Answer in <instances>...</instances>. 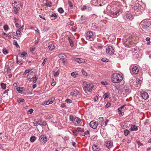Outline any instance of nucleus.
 I'll list each match as a JSON object with an SVG mask.
<instances>
[{"label":"nucleus","instance_id":"obj_58","mask_svg":"<svg viewBox=\"0 0 151 151\" xmlns=\"http://www.w3.org/2000/svg\"><path fill=\"white\" fill-rule=\"evenodd\" d=\"M136 82V83H137L138 84H139V83L140 84V83H141L142 81L141 80H140L139 79H137Z\"/></svg>","mask_w":151,"mask_h":151},{"label":"nucleus","instance_id":"obj_23","mask_svg":"<svg viewBox=\"0 0 151 151\" xmlns=\"http://www.w3.org/2000/svg\"><path fill=\"white\" fill-rule=\"evenodd\" d=\"M54 100L55 98L54 97H52L51 98L49 99L48 100L46 101V102L47 103L48 105H49L50 104H52L54 101Z\"/></svg>","mask_w":151,"mask_h":151},{"label":"nucleus","instance_id":"obj_45","mask_svg":"<svg viewBox=\"0 0 151 151\" xmlns=\"http://www.w3.org/2000/svg\"><path fill=\"white\" fill-rule=\"evenodd\" d=\"M81 128L80 127H78L75 129V131L78 132H81Z\"/></svg>","mask_w":151,"mask_h":151},{"label":"nucleus","instance_id":"obj_18","mask_svg":"<svg viewBox=\"0 0 151 151\" xmlns=\"http://www.w3.org/2000/svg\"><path fill=\"white\" fill-rule=\"evenodd\" d=\"M140 7V5L138 3H136L133 5H132V8L134 9H139Z\"/></svg>","mask_w":151,"mask_h":151},{"label":"nucleus","instance_id":"obj_12","mask_svg":"<svg viewBox=\"0 0 151 151\" xmlns=\"http://www.w3.org/2000/svg\"><path fill=\"white\" fill-rule=\"evenodd\" d=\"M96 124L97 123H96L95 121H92L90 122V125L91 127L93 129H95L97 127H98V126Z\"/></svg>","mask_w":151,"mask_h":151},{"label":"nucleus","instance_id":"obj_34","mask_svg":"<svg viewBox=\"0 0 151 151\" xmlns=\"http://www.w3.org/2000/svg\"><path fill=\"white\" fill-rule=\"evenodd\" d=\"M13 44L14 45L17 47H19V45H18L17 41L14 40L13 41Z\"/></svg>","mask_w":151,"mask_h":151},{"label":"nucleus","instance_id":"obj_17","mask_svg":"<svg viewBox=\"0 0 151 151\" xmlns=\"http://www.w3.org/2000/svg\"><path fill=\"white\" fill-rule=\"evenodd\" d=\"M106 146L108 148H110L113 145V142L110 141H107L106 143Z\"/></svg>","mask_w":151,"mask_h":151},{"label":"nucleus","instance_id":"obj_14","mask_svg":"<svg viewBox=\"0 0 151 151\" xmlns=\"http://www.w3.org/2000/svg\"><path fill=\"white\" fill-rule=\"evenodd\" d=\"M92 149L93 151H100V148L97 145H93L92 147Z\"/></svg>","mask_w":151,"mask_h":151},{"label":"nucleus","instance_id":"obj_61","mask_svg":"<svg viewBox=\"0 0 151 151\" xmlns=\"http://www.w3.org/2000/svg\"><path fill=\"white\" fill-rule=\"evenodd\" d=\"M39 17H40L41 18L45 20L46 19H45V17H44L43 15H39Z\"/></svg>","mask_w":151,"mask_h":151},{"label":"nucleus","instance_id":"obj_9","mask_svg":"<svg viewBox=\"0 0 151 151\" xmlns=\"http://www.w3.org/2000/svg\"><path fill=\"white\" fill-rule=\"evenodd\" d=\"M120 12V11L117 9L114 10L113 11H111V16L113 17L114 16H118L119 15V12Z\"/></svg>","mask_w":151,"mask_h":151},{"label":"nucleus","instance_id":"obj_41","mask_svg":"<svg viewBox=\"0 0 151 151\" xmlns=\"http://www.w3.org/2000/svg\"><path fill=\"white\" fill-rule=\"evenodd\" d=\"M3 53L5 55H6L8 53V51L6 49H3Z\"/></svg>","mask_w":151,"mask_h":151},{"label":"nucleus","instance_id":"obj_35","mask_svg":"<svg viewBox=\"0 0 151 151\" xmlns=\"http://www.w3.org/2000/svg\"><path fill=\"white\" fill-rule=\"evenodd\" d=\"M58 12L60 13H62L64 12V10L62 7L59 8L58 10Z\"/></svg>","mask_w":151,"mask_h":151},{"label":"nucleus","instance_id":"obj_64","mask_svg":"<svg viewBox=\"0 0 151 151\" xmlns=\"http://www.w3.org/2000/svg\"><path fill=\"white\" fill-rule=\"evenodd\" d=\"M9 91V89H7L6 90H5L4 92V93L6 94V95H7V92Z\"/></svg>","mask_w":151,"mask_h":151},{"label":"nucleus","instance_id":"obj_60","mask_svg":"<svg viewBox=\"0 0 151 151\" xmlns=\"http://www.w3.org/2000/svg\"><path fill=\"white\" fill-rule=\"evenodd\" d=\"M109 121V120L106 119L105 122V126H106L108 122Z\"/></svg>","mask_w":151,"mask_h":151},{"label":"nucleus","instance_id":"obj_7","mask_svg":"<svg viewBox=\"0 0 151 151\" xmlns=\"http://www.w3.org/2000/svg\"><path fill=\"white\" fill-rule=\"evenodd\" d=\"M107 53L111 55L114 53V51L113 47L111 46H109L106 49Z\"/></svg>","mask_w":151,"mask_h":151},{"label":"nucleus","instance_id":"obj_42","mask_svg":"<svg viewBox=\"0 0 151 151\" xmlns=\"http://www.w3.org/2000/svg\"><path fill=\"white\" fill-rule=\"evenodd\" d=\"M50 17H54L55 19H56L57 17V15L55 13H54L50 15Z\"/></svg>","mask_w":151,"mask_h":151},{"label":"nucleus","instance_id":"obj_39","mask_svg":"<svg viewBox=\"0 0 151 151\" xmlns=\"http://www.w3.org/2000/svg\"><path fill=\"white\" fill-rule=\"evenodd\" d=\"M101 61L104 62H107L109 61V60L106 58H104L101 59Z\"/></svg>","mask_w":151,"mask_h":151},{"label":"nucleus","instance_id":"obj_54","mask_svg":"<svg viewBox=\"0 0 151 151\" xmlns=\"http://www.w3.org/2000/svg\"><path fill=\"white\" fill-rule=\"evenodd\" d=\"M125 106H126L125 105H124L123 106H121L119 108V109H118L119 111H121V109L123 108Z\"/></svg>","mask_w":151,"mask_h":151},{"label":"nucleus","instance_id":"obj_36","mask_svg":"<svg viewBox=\"0 0 151 151\" xmlns=\"http://www.w3.org/2000/svg\"><path fill=\"white\" fill-rule=\"evenodd\" d=\"M68 4L69 6L71 8H73V5L70 1H68Z\"/></svg>","mask_w":151,"mask_h":151},{"label":"nucleus","instance_id":"obj_32","mask_svg":"<svg viewBox=\"0 0 151 151\" xmlns=\"http://www.w3.org/2000/svg\"><path fill=\"white\" fill-rule=\"evenodd\" d=\"M32 70V69H27L24 71L23 74L24 75H26L27 73H29Z\"/></svg>","mask_w":151,"mask_h":151},{"label":"nucleus","instance_id":"obj_15","mask_svg":"<svg viewBox=\"0 0 151 151\" xmlns=\"http://www.w3.org/2000/svg\"><path fill=\"white\" fill-rule=\"evenodd\" d=\"M44 3V5L46 6L51 7L52 6V3L49 1L45 0Z\"/></svg>","mask_w":151,"mask_h":151},{"label":"nucleus","instance_id":"obj_46","mask_svg":"<svg viewBox=\"0 0 151 151\" xmlns=\"http://www.w3.org/2000/svg\"><path fill=\"white\" fill-rule=\"evenodd\" d=\"M86 19V18L85 16L83 15H82L80 18V19L82 21L85 20Z\"/></svg>","mask_w":151,"mask_h":151},{"label":"nucleus","instance_id":"obj_24","mask_svg":"<svg viewBox=\"0 0 151 151\" xmlns=\"http://www.w3.org/2000/svg\"><path fill=\"white\" fill-rule=\"evenodd\" d=\"M59 58H60L61 60H63V59H65L67 58V56L66 55L64 54H60L59 55Z\"/></svg>","mask_w":151,"mask_h":151},{"label":"nucleus","instance_id":"obj_21","mask_svg":"<svg viewBox=\"0 0 151 151\" xmlns=\"http://www.w3.org/2000/svg\"><path fill=\"white\" fill-rule=\"evenodd\" d=\"M74 121L75 123H74L75 124H80L81 123V120L78 117H75Z\"/></svg>","mask_w":151,"mask_h":151},{"label":"nucleus","instance_id":"obj_44","mask_svg":"<svg viewBox=\"0 0 151 151\" xmlns=\"http://www.w3.org/2000/svg\"><path fill=\"white\" fill-rule=\"evenodd\" d=\"M33 110L32 109H30L28 110L27 111V114H30L33 112Z\"/></svg>","mask_w":151,"mask_h":151},{"label":"nucleus","instance_id":"obj_55","mask_svg":"<svg viewBox=\"0 0 151 151\" xmlns=\"http://www.w3.org/2000/svg\"><path fill=\"white\" fill-rule=\"evenodd\" d=\"M108 96V93H105L104 95H103V98L104 99H106L107 97Z\"/></svg>","mask_w":151,"mask_h":151},{"label":"nucleus","instance_id":"obj_29","mask_svg":"<svg viewBox=\"0 0 151 151\" xmlns=\"http://www.w3.org/2000/svg\"><path fill=\"white\" fill-rule=\"evenodd\" d=\"M124 135L125 136H127L129 133V131L127 129H126L124 130Z\"/></svg>","mask_w":151,"mask_h":151},{"label":"nucleus","instance_id":"obj_51","mask_svg":"<svg viewBox=\"0 0 151 151\" xmlns=\"http://www.w3.org/2000/svg\"><path fill=\"white\" fill-rule=\"evenodd\" d=\"M119 112V115H120V116H122L124 114V112L123 111H118Z\"/></svg>","mask_w":151,"mask_h":151},{"label":"nucleus","instance_id":"obj_30","mask_svg":"<svg viewBox=\"0 0 151 151\" xmlns=\"http://www.w3.org/2000/svg\"><path fill=\"white\" fill-rule=\"evenodd\" d=\"M35 77H33L32 79H33L32 81L34 83H35L38 79V77H37L36 75H35Z\"/></svg>","mask_w":151,"mask_h":151},{"label":"nucleus","instance_id":"obj_4","mask_svg":"<svg viewBox=\"0 0 151 151\" xmlns=\"http://www.w3.org/2000/svg\"><path fill=\"white\" fill-rule=\"evenodd\" d=\"M131 91V87L129 86H125L123 88L122 93L124 95H127Z\"/></svg>","mask_w":151,"mask_h":151},{"label":"nucleus","instance_id":"obj_25","mask_svg":"<svg viewBox=\"0 0 151 151\" xmlns=\"http://www.w3.org/2000/svg\"><path fill=\"white\" fill-rule=\"evenodd\" d=\"M55 46L54 45H50L48 46V48L50 50L52 51L53 50Z\"/></svg>","mask_w":151,"mask_h":151},{"label":"nucleus","instance_id":"obj_19","mask_svg":"<svg viewBox=\"0 0 151 151\" xmlns=\"http://www.w3.org/2000/svg\"><path fill=\"white\" fill-rule=\"evenodd\" d=\"M131 130L132 131H137L138 130V129L136 125H134L131 124Z\"/></svg>","mask_w":151,"mask_h":151},{"label":"nucleus","instance_id":"obj_5","mask_svg":"<svg viewBox=\"0 0 151 151\" xmlns=\"http://www.w3.org/2000/svg\"><path fill=\"white\" fill-rule=\"evenodd\" d=\"M86 37L87 39L90 40L91 41L93 40L95 37V35H93V32L91 31L87 32Z\"/></svg>","mask_w":151,"mask_h":151},{"label":"nucleus","instance_id":"obj_59","mask_svg":"<svg viewBox=\"0 0 151 151\" xmlns=\"http://www.w3.org/2000/svg\"><path fill=\"white\" fill-rule=\"evenodd\" d=\"M21 33V32L20 30H17L16 32V34L17 35H20Z\"/></svg>","mask_w":151,"mask_h":151},{"label":"nucleus","instance_id":"obj_50","mask_svg":"<svg viewBox=\"0 0 151 151\" xmlns=\"http://www.w3.org/2000/svg\"><path fill=\"white\" fill-rule=\"evenodd\" d=\"M17 63L19 65H22L23 63V62L22 60L20 59L19 60H18V61Z\"/></svg>","mask_w":151,"mask_h":151},{"label":"nucleus","instance_id":"obj_38","mask_svg":"<svg viewBox=\"0 0 151 151\" xmlns=\"http://www.w3.org/2000/svg\"><path fill=\"white\" fill-rule=\"evenodd\" d=\"M76 72H73L71 73V75L74 77L75 78L76 77V75L78 74L76 73Z\"/></svg>","mask_w":151,"mask_h":151},{"label":"nucleus","instance_id":"obj_37","mask_svg":"<svg viewBox=\"0 0 151 151\" xmlns=\"http://www.w3.org/2000/svg\"><path fill=\"white\" fill-rule=\"evenodd\" d=\"M62 61V62L63 63V64L65 65H66L67 64V63L66 61V60L65 59H63V60H61Z\"/></svg>","mask_w":151,"mask_h":151},{"label":"nucleus","instance_id":"obj_49","mask_svg":"<svg viewBox=\"0 0 151 151\" xmlns=\"http://www.w3.org/2000/svg\"><path fill=\"white\" fill-rule=\"evenodd\" d=\"M59 73L58 71H57L54 74V76L55 77H56L58 76L59 75Z\"/></svg>","mask_w":151,"mask_h":151},{"label":"nucleus","instance_id":"obj_6","mask_svg":"<svg viewBox=\"0 0 151 151\" xmlns=\"http://www.w3.org/2000/svg\"><path fill=\"white\" fill-rule=\"evenodd\" d=\"M47 138L45 135H41L39 138V140L42 143H45L47 141Z\"/></svg>","mask_w":151,"mask_h":151},{"label":"nucleus","instance_id":"obj_16","mask_svg":"<svg viewBox=\"0 0 151 151\" xmlns=\"http://www.w3.org/2000/svg\"><path fill=\"white\" fill-rule=\"evenodd\" d=\"M132 72L133 73L135 74H137L139 72V69L136 66L134 67L132 69Z\"/></svg>","mask_w":151,"mask_h":151},{"label":"nucleus","instance_id":"obj_13","mask_svg":"<svg viewBox=\"0 0 151 151\" xmlns=\"http://www.w3.org/2000/svg\"><path fill=\"white\" fill-rule=\"evenodd\" d=\"M70 95L73 96H76L80 95L79 91L76 90H73L70 93Z\"/></svg>","mask_w":151,"mask_h":151},{"label":"nucleus","instance_id":"obj_52","mask_svg":"<svg viewBox=\"0 0 151 151\" xmlns=\"http://www.w3.org/2000/svg\"><path fill=\"white\" fill-rule=\"evenodd\" d=\"M101 84L104 85H107V83L105 81H102L101 82Z\"/></svg>","mask_w":151,"mask_h":151},{"label":"nucleus","instance_id":"obj_3","mask_svg":"<svg viewBox=\"0 0 151 151\" xmlns=\"http://www.w3.org/2000/svg\"><path fill=\"white\" fill-rule=\"evenodd\" d=\"M83 89L85 92H91L93 88V85L90 83H87L85 81L83 82Z\"/></svg>","mask_w":151,"mask_h":151},{"label":"nucleus","instance_id":"obj_11","mask_svg":"<svg viewBox=\"0 0 151 151\" xmlns=\"http://www.w3.org/2000/svg\"><path fill=\"white\" fill-rule=\"evenodd\" d=\"M21 7V5L19 4L16 5H14V11L15 14H17L18 12V11L20 10Z\"/></svg>","mask_w":151,"mask_h":151},{"label":"nucleus","instance_id":"obj_33","mask_svg":"<svg viewBox=\"0 0 151 151\" xmlns=\"http://www.w3.org/2000/svg\"><path fill=\"white\" fill-rule=\"evenodd\" d=\"M87 6L86 5H84L81 7V10L82 11H84L87 9Z\"/></svg>","mask_w":151,"mask_h":151},{"label":"nucleus","instance_id":"obj_53","mask_svg":"<svg viewBox=\"0 0 151 151\" xmlns=\"http://www.w3.org/2000/svg\"><path fill=\"white\" fill-rule=\"evenodd\" d=\"M20 88L19 87H17L16 88V89L17 90V91L19 93H22V91L20 90Z\"/></svg>","mask_w":151,"mask_h":151},{"label":"nucleus","instance_id":"obj_28","mask_svg":"<svg viewBox=\"0 0 151 151\" xmlns=\"http://www.w3.org/2000/svg\"><path fill=\"white\" fill-rule=\"evenodd\" d=\"M68 40L71 46L73 47V41L72 39L70 37H68Z\"/></svg>","mask_w":151,"mask_h":151},{"label":"nucleus","instance_id":"obj_8","mask_svg":"<svg viewBox=\"0 0 151 151\" xmlns=\"http://www.w3.org/2000/svg\"><path fill=\"white\" fill-rule=\"evenodd\" d=\"M140 93L141 97L143 99L146 100L148 98L149 95L147 92L142 91L140 92Z\"/></svg>","mask_w":151,"mask_h":151},{"label":"nucleus","instance_id":"obj_1","mask_svg":"<svg viewBox=\"0 0 151 151\" xmlns=\"http://www.w3.org/2000/svg\"><path fill=\"white\" fill-rule=\"evenodd\" d=\"M123 80L122 76L119 73H114L111 76V81L114 83L121 82Z\"/></svg>","mask_w":151,"mask_h":151},{"label":"nucleus","instance_id":"obj_57","mask_svg":"<svg viewBox=\"0 0 151 151\" xmlns=\"http://www.w3.org/2000/svg\"><path fill=\"white\" fill-rule=\"evenodd\" d=\"M82 74H83V75H85V76H86L87 75V73L84 70H82Z\"/></svg>","mask_w":151,"mask_h":151},{"label":"nucleus","instance_id":"obj_40","mask_svg":"<svg viewBox=\"0 0 151 151\" xmlns=\"http://www.w3.org/2000/svg\"><path fill=\"white\" fill-rule=\"evenodd\" d=\"M1 86L2 89H5L6 88V85L4 83H1Z\"/></svg>","mask_w":151,"mask_h":151},{"label":"nucleus","instance_id":"obj_43","mask_svg":"<svg viewBox=\"0 0 151 151\" xmlns=\"http://www.w3.org/2000/svg\"><path fill=\"white\" fill-rule=\"evenodd\" d=\"M24 101V100L22 99H19L17 100V102L20 103L21 102H23Z\"/></svg>","mask_w":151,"mask_h":151},{"label":"nucleus","instance_id":"obj_31","mask_svg":"<svg viewBox=\"0 0 151 151\" xmlns=\"http://www.w3.org/2000/svg\"><path fill=\"white\" fill-rule=\"evenodd\" d=\"M35 139H36V137L34 136H32L30 137V141L32 142H34L35 141Z\"/></svg>","mask_w":151,"mask_h":151},{"label":"nucleus","instance_id":"obj_48","mask_svg":"<svg viewBox=\"0 0 151 151\" xmlns=\"http://www.w3.org/2000/svg\"><path fill=\"white\" fill-rule=\"evenodd\" d=\"M9 27L7 25H4V29L5 30H7L8 29Z\"/></svg>","mask_w":151,"mask_h":151},{"label":"nucleus","instance_id":"obj_10","mask_svg":"<svg viewBox=\"0 0 151 151\" xmlns=\"http://www.w3.org/2000/svg\"><path fill=\"white\" fill-rule=\"evenodd\" d=\"M104 119L103 117H99L98 119V121L96 124L98 126V127L99 128H101L103 126L102 123Z\"/></svg>","mask_w":151,"mask_h":151},{"label":"nucleus","instance_id":"obj_27","mask_svg":"<svg viewBox=\"0 0 151 151\" xmlns=\"http://www.w3.org/2000/svg\"><path fill=\"white\" fill-rule=\"evenodd\" d=\"M19 54L20 55V56L21 58L24 57L27 55V53L25 52H22L21 54L19 53Z\"/></svg>","mask_w":151,"mask_h":151},{"label":"nucleus","instance_id":"obj_2","mask_svg":"<svg viewBox=\"0 0 151 151\" xmlns=\"http://www.w3.org/2000/svg\"><path fill=\"white\" fill-rule=\"evenodd\" d=\"M141 26L144 31H147L150 33L151 34V22H142Z\"/></svg>","mask_w":151,"mask_h":151},{"label":"nucleus","instance_id":"obj_63","mask_svg":"<svg viewBox=\"0 0 151 151\" xmlns=\"http://www.w3.org/2000/svg\"><path fill=\"white\" fill-rule=\"evenodd\" d=\"M84 133H85V135H87L88 134H90V133L88 130H87L85 132H84Z\"/></svg>","mask_w":151,"mask_h":151},{"label":"nucleus","instance_id":"obj_56","mask_svg":"<svg viewBox=\"0 0 151 151\" xmlns=\"http://www.w3.org/2000/svg\"><path fill=\"white\" fill-rule=\"evenodd\" d=\"M66 101L68 103H70L72 102V101L70 99H67L66 100Z\"/></svg>","mask_w":151,"mask_h":151},{"label":"nucleus","instance_id":"obj_47","mask_svg":"<svg viewBox=\"0 0 151 151\" xmlns=\"http://www.w3.org/2000/svg\"><path fill=\"white\" fill-rule=\"evenodd\" d=\"M47 60V58H45L44 59L43 62L42 63V64H41L42 66H43L44 65L46 62V61Z\"/></svg>","mask_w":151,"mask_h":151},{"label":"nucleus","instance_id":"obj_20","mask_svg":"<svg viewBox=\"0 0 151 151\" xmlns=\"http://www.w3.org/2000/svg\"><path fill=\"white\" fill-rule=\"evenodd\" d=\"M126 17L127 19H129L131 20L133 19V16L130 13L127 14L126 15Z\"/></svg>","mask_w":151,"mask_h":151},{"label":"nucleus","instance_id":"obj_22","mask_svg":"<svg viewBox=\"0 0 151 151\" xmlns=\"http://www.w3.org/2000/svg\"><path fill=\"white\" fill-rule=\"evenodd\" d=\"M74 60L77 63H82L84 62V60L80 58H75L74 59Z\"/></svg>","mask_w":151,"mask_h":151},{"label":"nucleus","instance_id":"obj_62","mask_svg":"<svg viewBox=\"0 0 151 151\" xmlns=\"http://www.w3.org/2000/svg\"><path fill=\"white\" fill-rule=\"evenodd\" d=\"M35 50V47H33L32 48H30V51H34Z\"/></svg>","mask_w":151,"mask_h":151},{"label":"nucleus","instance_id":"obj_26","mask_svg":"<svg viewBox=\"0 0 151 151\" xmlns=\"http://www.w3.org/2000/svg\"><path fill=\"white\" fill-rule=\"evenodd\" d=\"M75 118L73 115H70L69 116V119L70 121L72 122L73 123H75Z\"/></svg>","mask_w":151,"mask_h":151}]
</instances>
